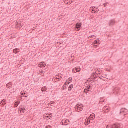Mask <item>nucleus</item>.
Wrapping results in <instances>:
<instances>
[{
	"instance_id": "bb28decb",
	"label": "nucleus",
	"mask_w": 128,
	"mask_h": 128,
	"mask_svg": "<svg viewBox=\"0 0 128 128\" xmlns=\"http://www.w3.org/2000/svg\"><path fill=\"white\" fill-rule=\"evenodd\" d=\"M109 24L110 26H112V20H111L110 22H109Z\"/></svg>"
},
{
	"instance_id": "c756f323",
	"label": "nucleus",
	"mask_w": 128,
	"mask_h": 128,
	"mask_svg": "<svg viewBox=\"0 0 128 128\" xmlns=\"http://www.w3.org/2000/svg\"><path fill=\"white\" fill-rule=\"evenodd\" d=\"M68 122H70L69 120H65V124H68Z\"/></svg>"
},
{
	"instance_id": "a211bd4d",
	"label": "nucleus",
	"mask_w": 128,
	"mask_h": 128,
	"mask_svg": "<svg viewBox=\"0 0 128 128\" xmlns=\"http://www.w3.org/2000/svg\"><path fill=\"white\" fill-rule=\"evenodd\" d=\"M100 40H96L94 42V44H100Z\"/></svg>"
},
{
	"instance_id": "9b49d317",
	"label": "nucleus",
	"mask_w": 128,
	"mask_h": 128,
	"mask_svg": "<svg viewBox=\"0 0 128 128\" xmlns=\"http://www.w3.org/2000/svg\"><path fill=\"white\" fill-rule=\"evenodd\" d=\"M58 77H56V80H58V82H60V80H62V76H60V75L58 74V76H57Z\"/></svg>"
},
{
	"instance_id": "20e7f679",
	"label": "nucleus",
	"mask_w": 128,
	"mask_h": 128,
	"mask_svg": "<svg viewBox=\"0 0 128 128\" xmlns=\"http://www.w3.org/2000/svg\"><path fill=\"white\" fill-rule=\"evenodd\" d=\"M94 87L92 86L88 85V86H86V88L88 90V92H91L92 90Z\"/></svg>"
},
{
	"instance_id": "7c9ffc66",
	"label": "nucleus",
	"mask_w": 128,
	"mask_h": 128,
	"mask_svg": "<svg viewBox=\"0 0 128 128\" xmlns=\"http://www.w3.org/2000/svg\"><path fill=\"white\" fill-rule=\"evenodd\" d=\"M106 6H108V3L104 4V8H106Z\"/></svg>"
},
{
	"instance_id": "f257e3e1",
	"label": "nucleus",
	"mask_w": 128,
	"mask_h": 128,
	"mask_svg": "<svg viewBox=\"0 0 128 128\" xmlns=\"http://www.w3.org/2000/svg\"><path fill=\"white\" fill-rule=\"evenodd\" d=\"M128 110L126 108H122L120 111V114H122L123 116H126L128 114Z\"/></svg>"
},
{
	"instance_id": "39448f33",
	"label": "nucleus",
	"mask_w": 128,
	"mask_h": 128,
	"mask_svg": "<svg viewBox=\"0 0 128 128\" xmlns=\"http://www.w3.org/2000/svg\"><path fill=\"white\" fill-rule=\"evenodd\" d=\"M46 64L44 62H42L40 64H39V68H46Z\"/></svg>"
},
{
	"instance_id": "1a4fd4ad",
	"label": "nucleus",
	"mask_w": 128,
	"mask_h": 128,
	"mask_svg": "<svg viewBox=\"0 0 128 128\" xmlns=\"http://www.w3.org/2000/svg\"><path fill=\"white\" fill-rule=\"evenodd\" d=\"M20 102H16L15 104H14V108H18V106L20 105Z\"/></svg>"
},
{
	"instance_id": "a878e982",
	"label": "nucleus",
	"mask_w": 128,
	"mask_h": 128,
	"mask_svg": "<svg viewBox=\"0 0 128 128\" xmlns=\"http://www.w3.org/2000/svg\"><path fill=\"white\" fill-rule=\"evenodd\" d=\"M94 81H93L92 82L90 86H94L96 85V84H94Z\"/></svg>"
},
{
	"instance_id": "ddd939ff",
	"label": "nucleus",
	"mask_w": 128,
	"mask_h": 128,
	"mask_svg": "<svg viewBox=\"0 0 128 128\" xmlns=\"http://www.w3.org/2000/svg\"><path fill=\"white\" fill-rule=\"evenodd\" d=\"M72 88H74V84H72L69 86V87L68 88V90L69 92H71V90H72Z\"/></svg>"
},
{
	"instance_id": "5701e85b",
	"label": "nucleus",
	"mask_w": 128,
	"mask_h": 128,
	"mask_svg": "<svg viewBox=\"0 0 128 128\" xmlns=\"http://www.w3.org/2000/svg\"><path fill=\"white\" fill-rule=\"evenodd\" d=\"M84 92L86 94H88L90 92V91H88L87 89L86 88L84 90Z\"/></svg>"
},
{
	"instance_id": "f03ea898",
	"label": "nucleus",
	"mask_w": 128,
	"mask_h": 128,
	"mask_svg": "<svg viewBox=\"0 0 128 128\" xmlns=\"http://www.w3.org/2000/svg\"><path fill=\"white\" fill-rule=\"evenodd\" d=\"M26 106H20L18 109V112H22L24 113L26 112Z\"/></svg>"
},
{
	"instance_id": "412c9836",
	"label": "nucleus",
	"mask_w": 128,
	"mask_h": 128,
	"mask_svg": "<svg viewBox=\"0 0 128 128\" xmlns=\"http://www.w3.org/2000/svg\"><path fill=\"white\" fill-rule=\"evenodd\" d=\"M92 120H90V119H87L86 120V124H90V122Z\"/></svg>"
},
{
	"instance_id": "423d86ee",
	"label": "nucleus",
	"mask_w": 128,
	"mask_h": 128,
	"mask_svg": "<svg viewBox=\"0 0 128 128\" xmlns=\"http://www.w3.org/2000/svg\"><path fill=\"white\" fill-rule=\"evenodd\" d=\"M89 118L90 120H94V118H96V114H92L90 117Z\"/></svg>"
},
{
	"instance_id": "7ed1b4c3",
	"label": "nucleus",
	"mask_w": 128,
	"mask_h": 128,
	"mask_svg": "<svg viewBox=\"0 0 128 128\" xmlns=\"http://www.w3.org/2000/svg\"><path fill=\"white\" fill-rule=\"evenodd\" d=\"M80 28H82V24H76V30H77V32L80 30Z\"/></svg>"
},
{
	"instance_id": "f704fd0d",
	"label": "nucleus",
	"mask_w": 128,
	"mask_h": 128,
	"mask_svg": "<svg viewBox=\"0 0 128 128\" xmlns=\"http://www.w3.org/2000/svg\"><path fill=\"white\" fill-rule=\"evenodd\" d=\"M62 125H63V126H68V124H64V123H62Z\"/></svg>"
},
{
	"instance_id": "393cba45",
	"label": "nucleus",
	"mask_w": 128,
	"mask_h": 128,
	"mask_svg": "<svg viewBox=\"0 0 128 128\" xmlns=\"http://www.w3.org/2000/svg\"><path fill=\"white\" fill-rule=\"evenodd\" d=\"M76 70L77 72H80V68H76Z\"/></svg>"
},
{
	"instance_id": "ea45409f",
	"label": "nucleus",
	"mask_w": 128,
	"mask_h": 128,
	"mask_svg": "<svg viewBox=\"0 0 128 128\" xmlns=\"http://www.w3.org/2000/svg\"><path fill=\"white\" fill-rule=\"evenodd\" d=\"M108 127V126H107V128Z\"/></svg>"
},
{
	"instance_id": "79ce46f5",
	"label": "nucleus",
	"mask_w": 128,
	"mask_h": 128,
	"mask_svg": "<svg viewBox=\"0 0 128 128\" xmlns=\"http://www.w3.org/2000/svg\"><path fill=\"white\" fill-rule=\"evenodd\" d=\"M111 128H112V127H111Z\"/></svg>"
},
{
	"instance_id": "2eb2a0df",
	"label": "nucleus",
	"mask_w": 128,
	"mask_h": 128,
	"mask_svg": "<svg viewBox=\"0 0 128 128\" xmlns=\"http://www.w3.org/2000/svg\"><path fill=\"white\" fill-rule=\"evenodd\" d=\"M18 50H20V49H18V48L14 49L13 50L14 54H18Z\"/></svg>"
},
{
	"instance_id": "4c0bfd02",
	"label": "nucleus",
	"mask_w": 128,
	"mask_h": 128,
	"mask_svg": "<svg viewBox=\"0 0 128 128\" xmlns=\"http://www.w3.org/2000/svg\"><path fill=\"white\" fill-rule=\"evenodd\" d=\"M98 76H100V74H98Z\"/></svg>"
},
{
	"instance_id": "473e14b6",
	"label": "nucleus",
	"mask_w": 128,
	"mask_h": 128,
	"mask_svg": "<svg viewBox=\"0 0 128 128\" xmlns=\"http://www.w3.org/2000/svg\"><path fill=\"white\" fill-rule=\"evenodd\" d=\"M64 2L65 4H68V2H66V0L64 1Z\"/></svg>"
},
{
	"instance_id": "cd10ccee",
	"label": "nucleus",
	"mask_w": 128,
	"mask_h": 128,
	"mask_svg": "<svg viewBox=\"0 0 128 128\" xmlns=\"http://www.w3.org/2000/svg\"><path fill=\"white\" fill-rule=\"evenodd\" d=\"M46 128H52V126H48L46 127Z\"/></svg>"
},
{
	"instance_id": "c9c22d12",
	"label": "nucleus",
	"mask_w": 128,
	"mask_h": 128,
	"mask_svg": "<svg viewBox=\"0 0 128 128\" xmlns=\"http://www.w3.org/2000/svg\"><path fill=\"white\" fill-rule=\"evenodd\" d=\"M88 124H88L86 123V124L85 126H88Z\"/></svg>"
},
{
	"instance_id": "4468645a",
	"label": "nucleus",
	"mask_w": 128,
	"mask_h": 128,
	"mask_svg": "<svg viewBox=\"0 0 128 128\" xmlns=\"http://www.w3.org/2000/svg\"><path fill=\"white\" fill-rule=\"evenodd\" d=\"M1 104H2V106H6V100H3L1 102Z\"/></svg>"
},
{
	"instance_id": "c85d7f7f",
	"label": "nucleus",
	"mask_w": 128,
	"mask_h": 128,
	"mask_svg": "<svg viewBox=\"0 0 128 128\" xmlns=\"http://www.w3.org/2000/svg\"><path fill=\"white\" fill-rule=\"evenodd\" d=\"M96 12H100V10H98V8H96Z\"/></svg>"
},
{
	"instance_id": "e433bc0d",
	"label": "nucleus",
	"mask_w": 128,
	"mask_h": 128,
	"mask_svg": "<svg viewBox=\"0 0 128 128\" xmlns=\"http://www.w3.org/2000/svg\"><path fill=\"white\" fill-rule=\"evenodd\" d=\"M50 66V65H47V68H48Z\"/></svg>"
},
{
	"instance_id": "9d476101",
	"label": "nucleus",
	"mask_w": 128,
	"mask_h": 128,
	"mask_svg": "<svg viewBox=\"0 0 128 128\" xmlns=\"http://www.w3.org/2000/svg\"><path fill=\"white\" fill-rule=\"evenodd\" d=\"M120 124H114L112 126V128H120Z\"/></svg>"
},
{
	"instance_id": "6ab92c4d",
	"label": "nucleus",
	"mask_w": 128,
	"mask_h": 128,
	"mask_svg": "<svg viewBox=\"0 0 128 128\" xmlns=\"http://www.w3.org/2000/svg\"><path fill=\"white\" fill-rule=\"evenodd\" d=\"M63 90H64V88H68V85L66 84V82H65L64 86L62 87Z\"/></svg>"
},
{
	"instance_id": "f3484780",
	"label": "nucleus",
	"mask_w": 128,
	"mask_h": 128,
	"mask_svg": "<svg viewBox=\"0 0 128 128\" xmlns=\"http://www.w3.org/2000/svg\"><path fill=\"white\" fill-rule=\"evenodd\" d=\"M72 78H70L68 79L66 82L68 84H70V83L72 82Z\"/></svg>"
},
{
	"instance_id": "dca6fc26",
	"label": "nucleus",
	"mask_w": 128,
	"mask_h": 128,
	"mask_svg": "<svg viewBox=\"0 0 128 128\" xmlns=\"http://www.w3.org/2000/svg\"><path fill=\"white\" fill-rule=\"evenodd\" d=\"M46 90H48V88H46V86L43 87L42 88V92H46Z\"/></svg>"
},
{
	"instance_id": "4be33fe9",
	"label": "nucleus",
	"mask_w": 128,
	"mask_h": 128,
	"mask_svg": "<svg viewBox=\"0 0 128 128\" xmlns=\"http://www.w3.org/2000/svg\"><path fill=\"white\" fill-rule=\"evenodd\" d=\"M92 12H93L94 14H96V10H94V8H96V7H92Z\"/></svg>"
},
{
	"instance_id": "aec40b11",
	"label": "nucleus",
	"mask_w": 128,
	"mask_h": 128,
	"mask_svg": "<svg viewBox=\"0 0 128 128\" xmlns=\"http://www.w3.org/2000/svg\"><path fill=\"white\" fill-rule=\"evenodd\" d=\"M22 96H24L25 98H28V94L26 92H22L21 94Z\"/></svg>"
},
{
	"instance_id": "58836bf2",
	"label": "nucleus",
	"mask_w": 128,
	"mask_h": 128,
	"mask_svg": "<svg viewBox=\"0 0 128 128\" xmlns=\"http://www.w3.org/2000/svg\"><path fill=\"white\" fill-rule=\"evenodd\" d=\"M88 82H92V80H88Z\"/></svg>"
},
{
	"instance_id": "72a5a7b5",
	"label": "nucleus",
	"mask_w": 128,
	"mask_h": 128,
	"mask_svg": "<svg viewBox=\"0 0 128 128\" xmlns=\"http://www.w3.org/2000/svg\"><path fill=\"white\" fill-rule=\"evenodd\" d=\"M94 36H90L89 38H94Z\"/></svg>"
},
{
	"instance_id": "a19ab883",
	"label": "nucleus",
	"mask_w": 128,
	"mask_h": 128,
	"mask_svg": "<svg viewBox=\"0 0 128 128\" xmlns=\"http://www.w3.org/2000/svg\"><path fill=\"white\" fill-rule=\"evenodd\" d=\"M104 102V101H100V102Z\"/></svg>"
},
{
	"instance_id": "f8f14e48",
	"label": "nucleus",
	"mask_w": 128,
	"mask_h": 128,
	"mask_svg": "<svg viewBox=\"0 0 128 128\" xmlns=\"http://www.w3.org/2000/svg\"><path fill=\"white\" fill-rule=\"evenodd\" d=\"M76 110L78 112H82V108L81 107L77 106L76 107Z\"/></svg>"
},
{
	"instance_id": "2f4dec72",
	"label": "nucleus",
	"mask_w": 128,
	"mask_h": 128,
	"mask_svg": "<svg viewBox=\"0 0 128 128\" xmlns=\"http://www.w3.org/2000/svg\"><path fill=\"white\" fill-rule=\"evenodd\" d=\"M116 24V21L114 20H112V24Z\"/></svg>"
},
{
	"instance_id": "6e6552de",
	"label": "nucleus",
	"mask_w": 128,
	"mask_h": 128,
	"mask_svg": "<svg viewBox=\"0 0 128 128\" xmlns=\"http://www.w3.org/2000/svg\"><path fill=\"white\" fill-rule=\"evenodd\" d=\"M114 94H118V92H120V88H115L113 90Z\"/></svg>"
},
{
	"instance_id": "0eeeda50",
	"label": "nucleus",
	"mask_w": 128,
	"mask_h": 128,
	"mask_svg": "<svg viewBox=\"0 0 128 128\" xmlns=\"http://www.w3.org/2000/svg\"><path fill=\"white\" fill-rule=\"evenodd\" d=\"M12 84H13L12 82H10L6 84V88H10H10H12Z\"/></svg>"
},
{
	"instance_id": "b1692460",
	"label": "nucleus",
	"mask_w": 128,
	"mask_h": 128,
	"mask_svg": "<svg viewBox=\"0 0 128 128\" xmlns=\"http://www.w3.org/2000/svg\"><path fill=\"white\" fill-rule=\"evenodd\" d=\"M104 110H108V108L107 106H105L103 108Z\"/></svg>"
}]
</instances>
